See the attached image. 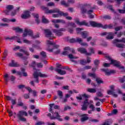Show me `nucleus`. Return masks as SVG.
Returning a JSON list of instances; mask_svg holds the SVG:
<instances>
[{"mask_svg":"<svg viewBox=\"0 0 125 125\" xmlns=\"http://www.w3.org/2000/svg\"><path fill=\"white\" fill-rule=\"evenodd\" d=\"M89 50L90 51V53H91V54H94L95 52H94V49L92 47L89 48Z\"/></svg>","mask_w":125,"mask_h":125,"instance_id":"63","label":"nucleus"},{"mask_svg":"<svg viewBox=\"0 0 125 125\" xmlns=\"http://www.w3.org/2000/svg\"><path fill=\"white\" fill-rule=\"evenodd\" d=\"M90 96L89 95H86L85 93H83V98H84V101H83V104L85 105H88V98H89Z\"/></svg>","mask_w":125,"mask_h":125,"instance_id":"15","label":"nucleus"},{"mask_svg":"<svg viewBox=\"0 0 125 125\" xmlns=\"http://www.w3.org/2000/svg\"><path fill=\"white\" fill-rule=\"evenodd\" d=\"M87 106H88V104H83L82 105L81 110L82 111H86V110H87Z\"/></svg>","mask_w":125,"mask_h":125,"instance_id":"32","label":"nucleus"},{"mask_svg":"<svg viewBox=\"0 0 125 125\" xmlns=\"http://www.w3.org/2000/svg\"><path fill=\"white\" fill-rule=\"evenodd\" d=\"M90 24L93 28H102V29H108V25H102L101 23H97L94 21H90Z\"/></svg>","mask_w":125,"mask_h":125,"instance_id":"5","label":"nucleus"},{"mask_svg":"<svg viewBox=\"0 0 125 125\" xmlns=\"http://www.w3.org/2000/svg\"><path fill=\"white\" fill-rule=\"evenodd\" d=\"M32 15L33 16L34 18H36V19H39V17H40V16H39V14H37L36 13H32Z\"/></svg>","mask_w":125,"mask_h":125,"instance_id":"53","label":"nucleus"},{"mask_svg":"<svg viewBox=\"0 0 125 125\" xmlns=\"http://www.w3.org/2000/svg\"><path fill=\"white\" fill-rule=\"evenodd\" d=\"M82 42V39L79 37L77 38L76 39L72 38L69 40V42L71 43L78 42V43H81Z\"/></svg>","mask_w":125,"mask_h":125,"instance_id":"18","label":"nucleus"},{"mask_svg":"<svg viewBox=\"0 0 125 125\" xmlns=\"http://www.w3.org/2000/svg\"><path fill=\"white\" fill-rule=\"evenodd\" d=\"M13 30L16 31L17 33H22V32H23V29H22V28H20L19 27L13 28Z\"/></svg>","mask_w":125,"mask_h":125,"instance_id":"30","label":"nucleus"},{"mask_svg":"<svg viewBox=\"0 0 125 125\" xmlns=\"http://www.w3.org/2000/svg\"><path fill=\"white\" fill-rule=\"evenodd\" d=\"M83 94H79V96L76 97V99L77 100H79V101H82V100H83Z\"/></svg>","mask_w":125,"mask_h":125,"instance_id":"40","label":"nucleus"},{"mask_svg":"<svg viewBox=\"0 0 125 125\" xmlns=\"http://www.w3.org/2000/svg\"><path fill=\"white\" fill-rule=\"evenodd\" d=\"M27 36H30V37H31L32 39H37L38 38H40V35L39 34H37L36 35H33V31H32L31 29L25 28L24 29V32L23 33L22 37L23 38H26Z\"/></svg>","mask_w":125,"mask_h":125,"instance_id":"3","label":"nucleus"},{"mask_svg":"<svg viewBox=\"0 0 125 125\" xmlns=\"http://www.w3.org/2000/svg\"><path fill=\"white\" fill-rule=\"evenodd\" d=\"M8 53V51H7V50H6V49L4 50V52H3V57L2 59L3 60V59H4L5 58H6V57H7Z\"/></svg>","mask_w":125,"mask_h":125,"instance_id":"42","label":"nucleus"},{"mask_svg":"<svg viewBox=\"0 0 125 125\" xmlns=\"http://www.w3.org/2000/svg\"><path fill=\"white\" fill-rule=\"evenodd\" d=\"M81 117V122H85V121H87V120H88V117H87V115H86V114L82 115Z\"/></svg>","mask_w":125,"mask_h":125,"instance_id":"25","label":"nucleus"},{"mask_svg":"<svg viewBox=\"0 0 125 125\" xmlns=\"http://www.w3.org/2000/svg\"><path fill=\"white\" fill-rule=\"evenodd\" d=\"M54 105H55V104H49L50 108L49 109V112H51L52 114H53V113H54V112L52 111V108H53V106H54Z\"/></svg>","mask_w":125,"mask_h":125,"instance_id":"39","label":"nucleus"},{"mask_svg":"<svg viewBox=\"0 0 125 125\" xmlns=\"http://www.w3.org/2000/svg\"><path fill=\"white\" fill-rule=\"evenodd\" d=\"M31 92H32V94H33V96H34V97H36V96H37V93H38V92H37V91H36V90H32V91H31Z\"/></svg>","mask_w":125,"mask_h":125,"instance_id":"61","label":"nucleus"},{"mask_svg":"<svg viewBox=\"0 0 125 125\" xmlns=\"http://www.w3.org/2000/svg\"><path fill=\"white\" fill-rule=\"evenodd\" d=\"M40 55L42 57V58H46V53L44 51H42L40 53Z\"/></svg>","mask_w":125,"mask_h":125,"instance_id":"46","label":"nucleus"},{"mask_svg":"<svg viewBox=\"0 0 125 125\" xmlns=\"http://www.w3.org/2000/svg\"><path fill=\"white\" fill-rule=\"evenodd\" d=\"M3 78L5 84H7L8 83V82L10 81L9 75H8V74L6 73L3 76Z\"/></svg>","mask_w":125,"mask_h":125,"instance_id":"22","label":"nucleus"},{"mask_svg":"<svg viewBox=\"0 0 125 125\" xmlns=\"http://www.w3.org/2000/svg\"><path fill=\"white\" fill-rule=\"evenodd\" d=\"M27 117L28 116V113L25 110H21L19 111V113L17 114V117L19 121L21 122H26V118L23 117V116Z\"/></svg>","mask_w":125,"mask_h":125,"instance_id":"4","label":"nucleus"},{"mask_svg":"<svg viewBox=\"0 0 125 125\" xmlns=\"http://www.w3.org/2000/svg\"><path fill=\"white\" fill-rule=\"evenodd\" d=\"M122 29H123V26H118L114 28L115 31H120V30H122Z\"/></svg>","mask_w":125,"mask_h":125,"instance_id":"60","label":"nucleus"},{"mask_svg":"<svg viewBox=\"0 0 125 125\" xmlns=\"http://www.w3.org/2000/svg\"><path fill=\"white\" fill-rule=\"evenodd\" d=\"M23 13L24 14L21 15V18H22V19H27V18H29V17L31 16L30 11H24Z\"/></svg>","mask_w":125,"mask_h":125,"instance_id":"14","label":"nucleus"},{"mask_svg":"<svg viewBox=\"0 0 125 125\" xmlns=\"http://www.w3.org/2000/svg\"><path fill=\"white\" fill-rule=\"evenodd\" d=\"M58 95H59L61 99H62L63 98V92L61 90H59L58 91Z\"/></svg>","mask_w":125,"mask_h":125,"instance_id":"44","label":"nucleus"},{"mask_svg":"<svg viewBox=\"0 0 125 125\" xmlns=\"http://www.w3.org/2000/svg\"><path fill=\"white\" fill-rule=\"evenodd\" d=\"M125 0H107V2L109 3H113L115 1L118 4H121L122 1H125Z\"/></svg>","mask_w":125,"mask_h":125,"instance_id":"21","label":"nucleus"},{"mask_svg":"<svg viewBox=\"0 0 125 125\" xmlns=\"http://www.w3.org/2000/svg\"><path fill=\"white\" fill-rule=\"evenodd\" d=\"M56 69H60V70H63V66L62 64L59 63H56Z\"/></svg>","mask_w":125,"mask_h":125,"instance_id":"48","label":"nucleus"},{"mask_svg":"<svg viewBox=\"0 0 125 125\" xmlns=\"http://www.w3.org/2000/svg\"><path fill=\"white\" fill-rule=\"evenodd\" d=\"M36 65H37V63H36V61H32L31 64L29 65V66H30L31 67H32L34 70H36Z\"/></svg>","mask_w":125,"mask_h":125,"instance_id":"36","label":"nucleus"},{"mask_svg":"<svg viewBox=\"0 0 125 125\" xmlns=\"http://www.w3.org/2000/svg\"><path fill=\"white\" fill-rule=\"evenodd\" d=\"M87 8L88 6L86 5H83L81 8V13L82 14H85L87 12Z\"/></svg>","mask_w":125,"mask_h":125,"instance_id":"16","label":"nucleus"},{"mask_svg":"<svg viewBox=\"0 0 125 125\" xmlns=\"http://www.w3.org/2000/svg\"><path fill=\"white\" fill-rule=\"evenodd\" d=\"M116 47H118V48H125V45L124 44H116Z\"/></svg>","mask_w":125,"mask_h":125,"instance_id":"43","label":"nucleus"},{"mask_svg":"<svg viewBox=\"0 0 125 125\" xmlns=\"http://www.w3.org/2000/svg\"><path fill=\"white\" fill-rule=\"evenodd\" d=\"M118 12H119V13H121V14H125V9H119L118 10Z\"/></svg>","mask_w":125,"mask_h":125,"instance_id":"55","label":"nucleus"},{"mask_svg":"<svg viewBox=\"0 0 125 125\" xmlns=\"http://www.w3.org/2000/svg\"><path fill=\"white\" fill-rule=\"evenodd\" d=\"M55 115H56V117L51 116V113H48L47 114V117H49L50 120H58L60 122H62V121H63L62 118H61V116L59 115L58 112H55Z\"/></svg>","mask_w":125,"mask_h":125,"instance_id":"6","label":"nucleus"},{"mask_svg":"<svg viewBox=\"0 0 125 125\" xmlns=\"http://www.w3.org/2000/svg\"><path fill=\"white\" fill-rule=\"evenodd\" d=\"M25 68H21V74H23V76L27 77L28 76V74H27V73L25 72Z\"/></svg>","mask_w":125,"mask_h":125,"instance_id":"35","label":"nucleus"},{"mask_svg":"<svg viewBox=\"0 0 125 125\" xmlns=\"http://www.w3.org/2000/svg\"><path fill=\"white\" fill-rule=\"evenodd\" d=\"M12 73L14 74L17 73V75L18 76H20V77H22V72L21 71H16L15 69H13L11 70Z\"/></svg>","mask_w":125,"mask_h":125,"instance_id":"29","label":"nucleus"},{"mask_svg":"<svg viewBox=\"0 0 125 125\" xmlns=\"http://www.w3.org/2000/svg\"><path fill=\"white\" fill-rule=\"evenodd\" d=\"M23 97L24 98V99H29V98H30V93L23 94Z\"/></svg>","mask_w":125,"mask_h":125,"instance_id":"51","label":"nucleus"},{"mask_svg":"<svg viewBox=\"0 0 125 125\" xmlns=\"http://www.w3.org/2000/svg\"><path fill=\"white\" fill-rule=\"evenodd\" d=\"M48 20L44 18V16H42V23H44V24H47L49 23Z\"/></svg>","mask_w":125,"mask_h":125,"instance_id":"38","label":"nucleus"},{"mask_svg":"<svg viewBox=\"0 0 125 125\" xmlns=\"http://www.w3.org/2000/svg\"><path fill=\"white\" fill-rule=\"evenodd\" d=\"M23 42H24V43H26L27 44H31V43H32V42L27 39H24L23 40Z\"/></svg>","mask_w":125,"mask_h":125,"instance_id":"52","label":"nucleus"},{"mask_svg":"<svg viewBox=\"0 0 125 125\" xmlns=\"http://www.w3.org/2000/svg\"><path fill=\"white\" fill-rule=\"evenodd\" d=\"M76 33L78 35H82V34L83 32L82 31H83V28L77 27V28H76Z\"/></svg>","mask_w":125,"mask_h":125,"instance_id":"27","label":"nucleus"},{"mask_svg":"<svg viewBox=\"0 0 125 125\" xmlns=\"http://www.w3.org/2000/svg\"><path fill=\"white\" fill-rule=\"evenodd\" d=\"M96 81L98 83V84H100L101 83H104V82L102 80H101V79L99 78H97L96 79Z\"/></svg>","mask_w":125,"mask_h":125,"instance_id":"37","label":"nucleus"},{"mask_svg":"<svg viewBox=\"0 0 125 125\" xmlns=\"http://www.w3.org/2000/svg\"><path fill=\"white\" fill-rule=\"evenodd\" d=\"M14 8V7L12 5H8L6 6V9H7V10H9V11L13 9Z\"/></svg>","mask_w":125,"mask_h":125,"instance_id":"47","label":"nucleus"},{"mask_svg":"<svg viewBox=\"0 0 125 125\" xmlns=\"http://www.w3.org/2000/svg\"><path fill=\"white\" fill-rule=\"evenodd\" d=\"M104 19H105V20H110L111 19V16L109 15H105L103 17Z\"/></svg>","mask_w":125,"mask_h":125,"instance_id":"56","label":"nucleus"},{"mask_svg":"<svg viewBox=\"0 0 125 125\" xmlns=\"http://www.w3.org/2000/svg\"><path fill=\"white\" fill-rule=\"evenodd\" d=\"M117 42H123V43H125V38H122V40L115 39L113 42V43L114 44L117 43Z\"/></svg>","mask_w":125,"mask_h":125,"instance_id":"24","label":"nucleus"},{"mask_svg":"<svg viewBox=\"0 0 125 125\" xmlns=\"http://www.w3.org/2000/svg\"><path fill=\"white\" fill-rule=\"evenodd\" d=\"M89 108L91 109L93 112H94L95 111V106H94V105H93V104H90Z\"/></svg>","mask_w":125,"mask_h":125,"instance_id":"49","label":"nucleus"},{"mask_svg":"<svg viewBox=\"0 0 125 125\" xmlns=\"http://www.w3.org/2000/svg\"><path fill=\"white\" fill-rule=\"evenodd\" d=\"M77 50L79 52H80V53H82V54H85L86 55L88 56L91 55V54L88 53L87 51H86V49L84 48H79L77 49Z\"/></svg>","mask_w":125,"mask_h":125,"instance_id":"13","label":"nucleus"},{"mask_svg":"<svg viewBox=\"0 0 125 125\" xmlns=\"http://www.w3.org/2000/svg\"><path fill=\"white\" fill-rule=\"evenodd\" d=\"M5 98L8 101H11L12 105H16V99H13L9 96H6Z\"/></svg>","mask_w":125,"mask_h":125,"instance_id":"17","label":"nucleus"},{"mask_svg":"<svg viewBox=\"0 0 125 125\" xmlns=\"http://www.w3.org/2000/svg\"><path fill=\"white\" fill-rule=\"evenodd\" d=\"M36 65L38 68H42V67H43V65L42 63V62H39L37 63Z\"/></svg>","mask_w":125,"mask_h":125,"instance_id":"62","label":"nucleus"},{"mask_svg":"<svg viewBox=\"0 0 125 125\" xmlns=\"http://www.w3.org/2000/svg\"><path fill=\"white\" fill-rule=\"evenodd\" d=\"M54 71H55V72H57V73L61 76L66 75V71L65 70H62L58 68H55Z\"/></svg>","mask_w":125,"mask_h":125,"instance_id":"20","label":"nucleus"},{"mask_svg":"<svg viewBox=\"0 0 125 125\" xmlns=\"http://www.w3.org/2000/svg\"><path fill=\"white\" fill-rule=\"evenodd\" d=\"M44 33L45 34L46 37L48 38L49 40H52V33L49 29H44Z\"/></svg>","mask_w":125,"mask_h":125,"instance_id":"12","label":"nucleus"},{"mask_svg":"<svg viewBox=\"0 0 125 125\" xmlns=\"http://www.w3.org/2000/svg\"><path fill=\"white\" fill-rule=\"evenodd\" d=\"M18 37L17 36H13L11 38H9V37H6L5 38V40H10V41L11 42V41H15L16 39H18Z\"/></svg>","mask_w":125,"mask_h":125,"instance_id":"34","label":"nucleus"},{"mask_svg":"<svg viewBox=\"0 0 125 125\" xmlns=\"http://www.w3.org/2000/svg\"><path fill=\"white\" fill-rule=\"evenodd\" d=\"M81 36L83 39H86L88 37V32L87 31H83Z\"/></svg>","mask_w":125,"mask_h":125,"instance_id":"28","label":"nucleus"},{"mask_svg":"<svg viewBox=\"0 0 125 125\" xmlns=\"http://www.w3.org/2000/svg\"><path fill=\"white\" fill-rule=\"evenodd\" d=\"M52 32L55 34L56 36H58V37H61V36H63V33L62 32H65L66 29L65 28H60L59 29H52Z\"/></svg>","mask_w":125,"mask_h":125,"instance_id":"7","label":"nucleus"},{"mask_svg":"<svg viewBox=\"0 0 125 125\" xmlns=\"http://www.w3.org/2000/svg\"><path fill=\"white\" fill-rule=\"evenodd\" d=\"M88 76H89V77H92V78H94V79H95V78H96V75L95 74V73H88Z\"/></svg>","mask_w":125,"mask_h":125,"instance_id":"59","label":"nucleus"},{"mask_svg":"<svg viewBox=\"0 0 125 125\" xmlns=\"http://www.w3.org/2000/svg\"><path fill=\"white\" fill-rule=\"evenodd\" d=\"M86 64V61L85 60H81L80 61V64L84 66Z\"/></svg>","mask_w":125,"mask_h":125,"instance_id":"45","label":"nucleus"},{"mask_svg":"<svg viewBox=\"0 0 125 125\" xmlns=\"http://www.w3.org/2000/svg\"><path fill=\"white\" fill-rule=\"evenodd\" d=\"M61 4L62 5H63V6H65V7H68L69 6V4L68 3L66 2L65 0H62L61 1Z\"/></svg>","mask_w":125,"mask_h":125,"instance_id":"33","label":"nucleus"},{"mask_svg":"<svg viewBox=\"0 0 125 125\" xmlns=\"http://www.w3.org/2000/svg\"><path fill=\"white\" fill-rule=\"evenodd\" d=\"M87 91L90 92V93H95V92H96V89H95V88H88L87 89Z\"/></svg>","mask_w":125,"mask_h":125,"instance_id":"31","label":"nucleus"},{"mask_svg":"<svg viewBox=\"0 0 125 125\" xmlns=\"http://www.w3.org/2000/svg\"><path fill=\"white\" fill-rule=\"evenodd\" d=\"M91 65H86L83 67V70H89V69H91Z\"/></svg>","mask_w":125,"mask_h":125,"instance_id":"58","label":"nucleus"},{"mask_svg":"<svg viewBox=\"0 0 125 125\" xmlns=\"http://www.w3.org/2000/svg\"><path fill=\"white\" fill-rule=\"evenodd\" d=\"M64 50H67V51H71L72 52V53H73L74 54H75V53H76V52H75L74 48H70V47H65L64 48Z\"/></svg>","mask_w":125,"mask_h":125,"instance_id":"26","label":"nucleus"},{"mask_svg":"<svg viewBox=\"0 0 125 125\" xmlns=\"http://www.w3.org/2000/svg\"><path fill=\"white\" fill-rule=\"evenodd\" d=\"M107 40H113L114 39V33L107 32V34L106 37Z\"/></svg>","mask_w":125,"mask_h":125,"instance_id":"23","label":"nucleus"},{"mask_svg":"<svg viewBox=\"0 0 125 125\" xmlns=\"http://www.w3.org/2000/svg\"><path fill=\"white\" fill-rule=\"evenodd\" d=\"M119 82L121 83H125V76H123V77L122 78L120 79Z\"/></svg>","mask_w":125,"mask_h":125,"instance_id":"54","label":"nucleus"},{"mask_svg":"<svg viewBox=\"0 0 125 125\" xmlns=\"http://www.w3.org/2000/svg\"><path fill=\"white\" fill-rule=\"evenodd\" d=\"M101 71L104 72L106 76H110L111 74H115L116 70H109L108 69L102 68Z\"/></svg>","mask_w":125,"mask_h":125,"instance_id":"10","label":"nucleus"},{"mask_svg":"<svg viewBox=\"0 0 125 125\" xmlns=\"http://www.w3.org/2000/svg\"><path fill=\"white\" fill-rule=\"evenodd\" d=\"M33 78L35 79L34 82L37 83H40V80L39 79V77L40 78H47V75L46 74H42V72H37L35 71L33 74Z\"/></svg>","mask_w":125,"mask_h":125,"instance_id":"2","label":"nucleus"},{"mask_svg":"<svg viewBox=\"0 0 125 125\" xmlns=\"http://www.w3.org/2000/svg\"><path fill=\"white\" fill-rule=\"evenodd\" d=\"M75 22L77 24V25H80V26H86V27H90L91 26V24L90 23H88V22H86V21H83L80 22L79 19L75 20Z\"/></svg>","mask_w":125,"mask_h":125,"instance_id":"9","label":"nucleus"},{"mask_svg":"<svg viewBox=\"0 0 125 125\" xmlns=\"http://www.w3.org/2000/svg\"><path fill=\"white\" fill-rule=\"evenodd\" d=\"M111 64L118 68L119 69H123V70H125V66H123L121 65V62L116 61L114 60H111Z\"/></svg>","mask_w":125,"mask_h":125,"instance_id":"8","label":"nucleus"},{"mask_svg":"<svg viewBox=\"0 0 125 125\" xmlns=\"http://www.w3.org/2000/svg\"><path fill=\"white\" fill-rule=\"evenodd\" d=\"M16 79V77H15V76L12 75L10 77V81L11 82H14V81H15Z\"/></svg>","mask_w":125,"mask_h":125,"instance_id":"64","label":"nucleus"},{"mask_svg":"<svg viewBox=\"0 0 125 125\" xmlns=\"http://www.w3.org/2000/svg\"><path fill=\"white\" fill-rule=\"evenodd\" d=\"M107 8L109 9V10H111V11H112V12H114L115 14L117 13V12L115 11V10L113 9V6L112 5L107 6Z\"/></svg>","mask_w":125,"mask_h":125,"instance_id":"41","label":"nucleus"},{"mask_svg":"<svg viewBox=\"0 0 125 125\" xmlns=\"http://www.w3.org/2000/svg\"><path fill=\"white\" fill-rule=\"evenodd\" d=\"M68 57H69V58H70V59H78V57H74V56L72 54H70L68 55Z\"/></svg>","mask_w":125,"mask_h":125,"instance_id":"57","label":"nucleus"},{"mask_svg":"<svg viewBox=\"0 0 125 125\" xmlns=\"http://www.w3.org/2000/svg\"><path fill=\"white\" fill-rule=\"evenodd\" d=\"M94 64L96 67H98V65L100 64V62H99V60H96L94 61Z\"/></svg>","mask_w":125,"mask_h":125,"instance_id":"50","label":"nucleus"},{"mask_svg":"<svg viewBox=\"0 0 125 125\" xmlns=\"http://www.w3.org/2000/svg\"><path fill=\"white\" fill-rule=\"evenodd\" d=\"M46 14H51L52 13H58L57 14H53L52 15V17L53 18H58V17H60V16H64V17H66V16H68V13H64L61 11L59 8H55L54 9L49 10L47 9L45 11Z\"/></svg>","mask_w":125,"mask_h":125,"instance_id":"1","label":"nucleus"},{"mask_svg":"<svg viewBox=\"0 0 125 125\" xmlns=\"http://www.w3.org/2000/svg\"><path fill=\"white\" fill-rule=\"evenodd\" d=\"M47 44L48 45H53V47H54L55 48H59V45H56L55 43H53L52 42H51L50 40L47 41Z\"/></svg>","mask_w":125,"mask_h":125,"instance_id":"19","label":"nucleus"},{"mask_svg":"<svg viewBox=\"0 0 125 125\" xmlns=\"http://www.w3.org/2000/svg\"><path fill=\"white\" fill-rule=\"evenodd\" d=\"M9 67H12L13 68H17L18 67H20V64L18 62H15L13 60H11V62L8 64Z\"/></svg>","mask_w":125,"mask_h":125,"instance_id":"11","label":"nucleus"}]
</instances>
